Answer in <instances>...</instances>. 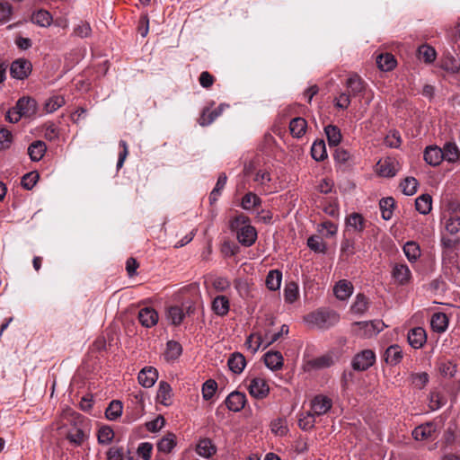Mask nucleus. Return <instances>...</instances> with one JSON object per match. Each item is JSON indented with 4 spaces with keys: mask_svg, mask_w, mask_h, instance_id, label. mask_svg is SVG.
<instances>
[{
    "mask_svg": "<svg viewBox=\"0 0 460 460\" xmlns=\"http://www.w3.org/2000/svg\"><path fill=\"white\" fill-rule=\"evenodd\" d=\"M305 321L319 329H328L340 321V315L333 311H317L307 314Z\"/></svg>",
    "mask_w": 460,
    "mask_h": 460,
    "instance_id": "1",
    "label": "nucleus"
},
{
    "mask_svg": "<svg viewBox=\"0 0 460 460\" xmlns=\"http://www.w3.org/2000/svg\"><path fill=\"white\" fill-rule=\"evenodd\" d=\"M376 362V354L371 349H364L356 354L352 359V368L356 371H365Z\"/></svg>",
    "mask_w": 460,
    "mask_h": 460,
    "instance_id": "2",
    "label": "nucleus"
},
{
    "mask_svg": "<svg viewBox=\"0 0 460 460\" xmlns=\"http://www.w3.org/2000/svg\"><path fill=\"white\" fill-rule=\"evenodd\" d=\"M32 71V64L26 58H18L11 64L10 74L18 80L26 79Z\"/></svg>",
    "mask_w": 460,
    "mask_h": 460,
    "instance_id": "3",
    "label": "nucleus"
},
{
    "mask_svg": "<svg viewBox=\"0 0 460 460\" xmlns=\"http://www.w3.org/2000/svg\"><path fill=\"white\" fill-rule=\"evenodd\" d=\"M248 390L250 394L256 399H264L270 393L269 385L261 377L252 378L248 386Z\"/></svg>",
    "mask_w": 460,
    "mask_h": 460,
    "instance_id": "4",
    "label": "nucleus"
},
{
    "mask_svg": "<svg viewBox=\"0 0 460 460\" xmlns=\"http://www.w3.org/2000/svg\"><path fill=\"white\" fill-rule=\"evenodd\" d=\"M246 402L245 394L234 391L226 398L225 404L229 411L238 412L244 408Z\"/></svg>",
    "mask_w": 460,
    "mask_h": 460,
    "instance_id": "5",
    "label": "nucleus"
},
{
    "mask_svg": "<svg viewBox=\"0 0 460 460\" xmlns=\"http://www.w3.org/2000/svg\"><path fill=\"white\" fill-rule=\"evenodd\" d=\"M332 406V400L324 395H316L311 402V409L314 416H321L331 410Z\"/></svg>",
    "mask_w": 460,
    "mask_h": 460,
    "instance_id": "6",
    "label": "nucleus"
},
{
    "mask_svg": "<svg viewBox=\"0 0 460 460\" xmlns=\"http://www.w3.org/2000/svg\"><path fill=\"white\" fill-rule=\"evenodd\" d=\"M237 239L243 246L252 245L257 239L256 229L250 225L243 226L237 233Z\"/></svg>",
    "mask_w": 460,
    "mask_h": 460,
    "instance_id": "7",
    "label": "nucleus"
},
{
    "mask_svg": "<svg viewBox=\"0 0 460 460\" xmlns=\"http://www.w3.org/2000/svg\"><path fill=\"white\" fill-rule=\"evenodd\" d=\"M158 378V372L153 367H146L138 373V383L146 388L152 387Z\"/></svg>",
    "mask_w": 460,
    "mask_h": 460,
    "instance_id": "8",
    "label": "nucleus"
},
{
    "mask_svg": "<svg viewBox=\"0 0 460 460\" xmlns=\"http://www.w3.org/2000/svg\"><path fill=\"white\" fill-rule=\"evenodd\" d=\"M16 109L20 111L22 117H31L37 111V102L33 98L22 97L16 102Z\"/></svg>",
    "mask_w": 460,
    "mask_h": 460,
    "instance_id": "9",
    "label": "nucleus"
},
{
    "mask_svg": "<svg viewBox=\"0 0 460 460\" xmlns=\"http://www.w3.org/2000/svg\"><path fill=\"white\" fill-rule=\"evenodd\" d=\"M424 160L431 166H438L444 160L442 149L437 146H429L425 148Z\"/></svg>",
    "mask_w": 460,
    "mask_h": 460,
    "instance_id": "10",
    "label": "nucleus"
},
{
    "mask_svg": "<svg viewBox=\"0 0 460 460\" xmlns=\"http://www.w3.org/2000/svg\"><path fill=\"white\" fill-rule=\"evenodd\" d=\"M427 341L426 332L421 327H415L408 333L409 344L414 349L421 348Z\"/></svg>",
    "mask_w": 460,
    "mask_h": 460,
    "instance_id": "11",
    "label": "nucleus"
},
{
    "mask_svg": "<svg viewBox=\"0 0 460 460\" xmlns=\"http://www.w3.org/2000/svg\"><path fill=\"white\" fill-rule=\"evenodd\" d=\"M138 320L145 327H152L158 322L157 312L150 307H145L138 312Z\"/></svg>",
    "mask_w": 460,
    "mask_h": 460,
    "instance_id": "12",
    "label": "nucleus"
},
{
    "mask_svg": "<svg viewBox=\"0 0 460 460\" xmlns=\"http://www.w3.org/2000/svg\"><path fill=\"white\" fill-rule=\"evenodd\" d=\"M353 291V285L347 279L339 280L333 288L335 296L340 300L349 298Z\"/></svg>",
    "mask_w": 460,
    "mask_h": 460,
    "instance_id": "13",
    "label": "nucleus"
},
{
    "mask_svg": "<svg viewBox=\"0 0 460 460\" xmlns=\"http://www.w3.org/2000/svg\"><path fill=\"white\" fill-rule=\"evenodd\" d=\"M435 431V424L432 422H427L416 427L412 431V437L416 440H426L431 438Z\"/></svg>",
    "mask_w": 460,
    "mask_h": 460,
    "instance_id": "14",
    "label": "nucleus"
},
{
    "mask_svg": "<svg viewBox=\"0 0 460 460\" xmlns=\"http://www.w3.org/2000/svg\"><path fill=\"white\" fill-rule=\"evenodd\" d=\"M229 369L234 374H241L246 366V359L240 352H234L228 358Z\"/></svg>",
    "mask_w": 460,
    "mask_h": 460,
    "instance_id": "15",
    "label": "nucleus"
},
{
    "mask_svg": "<svg viewBox=\"0 0 460 460\" xmlns=\"http://www.w3.org/2000/svg\"><path fill=\"white\" fill-rule=\"evenodd\" d=\"M283 357L279 351H268L264 355V363L271 370H279L283 366Z\"/></svg>",
    "mask_w": 460,
    "mask_h": 460,
    "instance_id": "16",
    "label": "nucleus"
},
{
    "mask_svg": "<svg viewBox=\"0 0 460 460\" xmlns=\"http://www.w3.org/2000/svg\"><path fill=\"white\" fill-rule=\"evenodd\" d=\"M46 151L47 146L41 140L32 142L28 147V155L33 162L41 160Z\"/></svg>",
    "mask_w": 460,
    "mask_h": 460,
    "instance_id": "17",
    "label": "nucleus"
},
{
    "mask_svg": "<svg viewBox=\"0 0 460 460\" xmlns=\"http://www.w3.org/2000/svg\"><path fill=\"white\" fill-rule=\"evenodd\" d=\"M31 21L40 27H49L52 23L53 17L49 11L40 9L32 13Z\"/></svg>",
    "mask_w": 460,
    "mask_h": 460,
    "instance_id": "18",
    "label": "nucleus"
},
{
    "mask_svg": "<svg viewBox=\"0 0 460 460\" xmlns=\"http://www.w3.org/2000/svg\"><path fill=\"white\" fill-rule=\"evenodd\" d=\"M307 122L304 118L296 117L291 119L289 130L294 137H301L305 133Z\"/></svg>",
    "mask_w": 460,
    "mask_h": 460,
    "instance_id": "19",
    "label": "nucleus"
},
{
    "mask_svg": "<svg viewBox=\"0 0 460 460\" xmlns=\"http://www.w3.org/2000/svg\"><path fill=\"white\" fill-rule=\"evenodd\" d=\"M396 59L391 53L380 54L376 57V65L382 71H391L396 66Z\"/></svg>",
    "mask_w": 460,
    "mask_h": 460,
    "instance_id": "20",
    "label": "nucleus"
},
{
    "mask_svg": "<svg viewBox=\"0 0 460 460\" xmlns=\"http://www.w3.org/2000/svg\"><path fill=\"white\" fill-rule=\"evenodd\" d=\"M224 107V104H220L213 111H209L208 109L204 110L199 119V125L205 127L211 124L222 113Z\"/></svg>",
    "mask_w": 460,
    "mask_h": 460,
    "instance_id": "21",
    "label": "nucleus"
},
{
    "mask_svg": "<svg viewBox=\"0 0 460 460\" xmlns=\"http://www.w3.org/2000/svg\"><path fill=\"white\" fill-rule=\"evenodd\" d=\"M448 319L444 313H435L430 321L431 328L434 332L441 333L444 332L447 327Z\"/></svg>",
    "mask_w": 460,
    "mask_h": 460,
    "instance_id": "22",
    "label": "nucleus"
},
{
    "mask_svg": "<svg viewBox=\"0 0 460 460\" xmlns=\"http://www.w3.org/2000/svg\"><path fill=\"white\" fill-rule=\"evenodd\" d=\"M384 357L387 364L394 366L401 361L402 351L398 345H392L386 349Z\"/></svg>",
    "mask_w": 460,
    "mask_h": 460,
    "instance_id": "23",
    "label": "nucleus"
},
{
    "mask_svg": "<svg viewBox=\"0 0 460 460\" xmlns=\"http://www.w3.org/2000/svg\"><path fill=\"white\" fill-rule=\"evenodd\" d=\"M347 226L352 227L355 232L361 233L366 226V220L359 213H352L346 218Z\"/></svg>",
    "mask_w": 460,
    "mask_h": 460,
    "instance_id": "24",
    "label": "nucleus"
},
{
    "mask_svg": "<svg viewBox=\"0 0 460 460\" xmlns=\"http://www.w3.org/2000/svg\"><path fill=\"white\" fill-rule=\"evenodd\" d=\"M212 309L217 315L224 316L229 311V300L226 296H217L212 302Z\"/></svg>",
    "mask_w": 460,
    "mask_h": 460,
    "instance_id": "25",
    "label": "nucleus"
},
{
    "mask_svg": "<svg viewBox=\"0 0 460 460\" xmlns=\"http://www.w3.org/2000/svg\"><path fill=\"white\" fill-rule=\"evenodd\" d=\"M416 209L422 215H427L432 208V197L429 194H422L415 200Z\"/></svg>",
    "mask_w": 460,
    "mask_h": 460,
    "instance_id": "26",
    "label": "nucleus"
},
{
    "mask_svg": "<svg viewBox=\"0 0 460 460\" xmlns=\"http://www.w3.org/2000/svg\"><path fill=\"white\" fill-rule=\"evenodd\" d=\"M311 155L317 162L323 161L327 158L324 140L317 139L314 142L311 148Z\"/></svg>",
    "mask_w": 460,
    "mask_h": 460,
    "instance_id": "27",
    "label": "nucleus"
},
{
    "mask_svg": "<svg viewBox=\"0 0 460 460\" xmlns=\"http://www.w3.org/2000/svg\"><path fill=\"white\" fill-rule=\"evenodd\" d=\"M217 448L209 438L200 439L197 446V453L204 457H210L216 454Z\"/></svg>",
    "mask_w": 460,
    "mask_h": 460,
    "instance_id": "28",
    "label": "nucleus"
},
{
    "mask_svg": "<svg viewBox=\"0 0 460 460\" xmlns=\"http://www.w3.org/2000/svg\"><path fill=\"white\" fill-rule=\"evenodd\" d=\"M324 131L330 146H336L341 143V133L337 126L328 125L324 128Z\"/></svg>",
    "mask_w": 460,
    "mask_h": 460,
    "instance_id": "29",
    "label": "nucleus"
},
{
    "mask_svg": "<svg viewBox=\"0 0 460 460\" xmlns=\"http://www.w3.org/2000/svg\"><path fill=\"white\" fill-rule=\"evenodd\" d=\"M347 86L349 89V94L356 96L365 90L364 82L358 75L350 76L347 80Z\"/></svg>",
    "mask_w": 460,
    "mask_h": 460,
    "instance_id": "30",
    "label": "nucleus"
},
{
    "mask_svg": "<svg viewBox=\"0 0 460 460\" xmlns=\"http://www.w3.org/2000/svg\"><path fill=\"white\" fill-rule=\"evenodd\" d=\"M182 352L181 345L175 341H169L166 344L164 358L167 361L178 358Z\"/></svg>",
    "mask_w": 460,
    "mask_h": 460,
    "instance_id": "31",
    "label": "nucleus"
},
{
    "mask_svg": "<svg viewBox=\"0 0 460 460\" xmlns=\"http://www.w3.org/2000/svg\"><path fill=\"white\" fill-rule=\"evenodd\" d=\"M378 174L384 177H393L396 173V170L394 166V163L390 158L380 160L377 163Z\"/></svg>",
    "mask_w": 460,
    "mask_h": 460,
    "instance_id": "32",
    "label": "nucleus"
},
{
    "mask_svg": "<svg viewBox=\"0 0 460 460\" xmlns=\"http://www.w3.org/2000/svg\"><path fill=\"white\" fill-rule=\"evenodd\" d=\"M157 401L164 405H168L169 401L172 398V387L171 385L165 382L161 381L159 383V388L157 392Z\"/></svg>",
    "mask_w": 460,
    "mask_h": 460,
    "instance_id": "33",
    "label": "nucleus"
},
{
    "mask_svg": "<svg viewBox=\"0 0 460 460\" xmlns=\"http://www.w3.org/2000/svg\"><path fill=\"white\" fill-rule=\"evenodd\" d=\"M394 205L395 201L394 199L392 197L383 198L380 200L379 206L382 212V217L384 220L391 219Z\"/></svg>",
    "mask_w": 460,
    "mask_h": 460,
    "instance_id": "34",
    "label": "nucleus"
},
{
    "mask_svg": "<svg viewBox=\"0 0 460 460\" xmlns=\"http://www.w3.org/2000/svg\"><path fill=\"white\" fill-rule=\"evenodd\" d=\"M443 153V159L454 163L458 160L460 152L455 143L448 142L441 148Z\"/></svg>",
    "mask_w": 460,
    "mask_h": 460,
    "instance_id": "35",
    "label": "nucleus"
},
{
    "mask_svg": "<svg viewBox=\"0 0 460 460\" xmlns=\"http://www.w3.org/2000/svg\"><path fill=\"white\" fill-rule=\"evenodd\" d=\"M282 273L279 270H270L266 277V286L269 289L276 291L279 288Z\"/></svg>",
    "mask_w": 460,
    "mask_h": 460,
    "instance_id": "36",
    "label": "nucleus"
},
{
    "mask_svg": "<svg viewBox=\"0 0 460 460\" xmlns=\"http://www.w3.org/2000/svg\"><path fill=\"white\" fill-rule=\"evenodd\" d=\"M353 325L358 326L359 331H364L362 333L360 332H357L358 335L364 337H371L380 332V329L374 323V322H355Z\"/></svg>",
    "mask_w": 460,
    "mask_h": 460,
    "instance_id": "37",
    "label": "nucleus"
},
{
    "mask_svg": "<svg viewBox=\"0 0 460 460\" xmlns=\"http://www.w3.org/2000/svg\"><path fill=\"white\" fill-rule=\"evenodd\" d=\"M176 446V437L172 433H168L157 444V448L160 452L170 453Z\"/></svg>",
    "mask_w": 460,
    "mask_h": 460,
    "instance_id": "38",
    "label": "nucleus"
},
{
    "mask_svg": "<svg viewBox=\"0 0 460 460\" xmlns=\"http://www.w3.org/2000/svg\"><path fill=\"white\" fill-rule=\"evenodd\" d=\"M122 402L120 401H111L105 411L106 418L110 420H117L122 413Z\"/></svg>",
    "mask_w": 460,
    "mask_h": 460,
    "instance_id": "39",
    "label": "nucleus"
},
{
    "mask_svg": "<svg viewBox=\"0 0 460 460\" xmlns=\"http://www.w3.org/2000/svg\"><path fill=\"white\" fill-rule=\"evenodd\" d=\"M410 270L406 265L398 264L395 265L393 270V277L397 280L400 284L406 283L410 279Z\"/></svg>",
    "mask_w": 460,
    "mask_h": 460,
    "instance_id": "40",
    "label": "nucleus"
},
{
    "mask_svg": "<svg viewBox=\"0 0 460 460\" xmlns=\"http://www.w3.org/2000/svg\"><path fill=\"white\" fill-rule=\"evenodd\" d=\"M368 300L366 296L359 293L356 296V300L351 305V311L357 314H362L368 309Z\"/></svg>",
    "mask_w": 460,
    "mask_h": 460,
    "instance_id": "41",
    "label": "nucleus"
},
{
    "mask_svg": "<svg viewBox=\"0 0 460 460\" xmlns=\"http://www.w3.org/2000/svg\"><path fill=\"white\" fill-rule=\"evenodd\" d=\"M66 438L70 443L75 446H81L85 440L86 436L83 429L77 427H74L71 430L68 431Z\"/></svg>",
    "mask_w": 460,
    "mask_h": 460,
    "instance_id": "42",
    "label": "nucleus"
},
{
    "mask_svg": "<svg viewBox=\"0 0 460 460\" xmlns=\"http://www.w3.org/2000/svg\"><path fill=\"white\" fill-rule=\"evenodd\" d=\"M167 318L172 324L180 325L184 318L182 309L177 305L169 307L167 311Z\"/></svg>",
    "mask_w": 460,
    "mask_h": 460,
    "instance_id": "43",
    "label": "nucleus"
},
{
    "mask_svg": "<svg viewBox=\"0 0 460 460\" xmlns=\"http://www.w3.org/2000/svg\"><path fill=\"white\" fill-rule=\"evenodd\" d=\"M436 50L429 45H421L418 49V57L425 63H432L436 58Z\"/></svg>",
    "mask_w": 460,
    "mask_h": 460,
    "instance_id": "44",
    "label": "nucleus"
},
{
    "mask_svg": "<svg viewBox=\"0 0 460 460\" xmlns=\"http://www.w3.org/2000/svg\"><path fill=\"white\" fill-rule=\"evenodd\" d=\"M419 182L414 177H406L400 184L403 194L411 196L416 193Z\"/></svg>",
    "mask_w": 460,
    "mask_h": 460,
    "instance_id": "45",
    "label": "nucleus"
},
{
    "mask_svg": "<svg viewBox=\"0 0 460 460\" xmlns=\"http://www.w3.org/2000/svg\"><path fill=\"white\" fill-rule=\"evenodd\" d=\"M307 246L315 252H326V244L323 241V238L318 235L310 236L307 239Z\"/></svg>",
    "mask_w": 460,
    "mask_h": 460,
    "instance_id": "46",
    "label": "nucleus"
},
{
    "mask_svg": "<svg viewBox=\"0 0 460 460\" xmlns=\"http://www.w3.org/2000/svg\"><path fill=\"white\" fill-rule=\"evenodd\" d=\"M40 174L37 171L30 172L22 177L21 185L25 190H31L38 182Z\"/></svg>",
    "mask_w": 460,
    "mask_h": 460,
    "instance_id": "47",
    "label": "nucleus"
},
{
    "mask_svg": "<svg viewBox=\"0 0 460 460\" xmlns=\"http://www.w3.org/2000/svg\"><path fill=\"white\" fill-rule=\"evenodd\" d=\"M403 252L411 261H416L420 255V247L415 242H407L403 246Z\"/></svg>",
    "mask_w": 460,
    "mask_h": 460,
    "instance_id": "48",
    "label": "nucleus"
},
{
    "mask_svg": "<svg viewBox=\"0 0 460 460\" xmlns=\"http://www.w3.org/2000/svg\"><path fill=\"white\" fill-rule=\"evenodd\" d=\"M261 203V199L252 192L246 193L242 199V208L246 210L258 207Z\"/></svg>",
    "mask_w": 460,
    "mask_h": 460,
    "instance_id": "49",
    "label": "nucleus"
},
{
    "mask_svg": "<svg viewBox=\"0 0 460 460\" xmlns=\"http://www.w3.org/2000/svg\"><path fill=\"white\" fill-rule=\"evenodd\" d=\"M114 438V432L109 426H102L97 434L98 442L100 444H109Z\"/></svg>",
    "mask_w": 460,
    "mask_h": 460,
    "instance_id": "50",
    "label": "nucleus"
},
{
    "mask_svg": "<svg viewBox=\"0 0 460 460\" xmlns=\"http://www.w3.org/2000/svg\"><path fill=\"white\" fill-rule=\"evenodd\" d=\"M217 389V384L213 379L207 380L202 385V396L206 401L210 400Z\"/></svg>",
    "mask_w": 460,
    "mask_h": 460,
    "instance_id": "51",
    "label": "nucleus"
},
{
    "mask_svg": "<svg viewBox=\"0 0 460 460\" xmlns=\"http://www.w3.org/2000/svg\"><path fill=\"white\" fill-rule=\"evenodd\" d=\"M285 300L288 303H293L297 299L298 296V286L295 282H289L287 284L284 290Z\"/></svg>",
    "mask_w": 460,
    "mask_h": 460,
    "instance_id": "52",
    "label": "nucleus"
},
{
    "mask_svg": "<svg viewBox=\"0 0 460 460\" xmlns=\"http://www.w3.org/2000/svg\"><path fill=\"white\" fill-rule=\"evenodd\" d=\"M65 104L63 96H53L49 98L45 103V110L47 112L51 113Z\"/></svg>",
    "mask_w": 460,
    "mask_h": 460,
    "instance_id": "53",
    "label": "nucleus"
},
{
    "mask_svg": "<svg viewBox=\"0 0 460 460\" xmlns=\"http://www.w3.org/2000/svg\"><path fill=\"white\" fill-rule=\"evenodd\" d=\"M334 361L331 355H323L313 359L310 364L315 368L329 367L333 365Z\"/></svg>",
    "mask_w": 460,
    "mask_h": 460,
    "instance_id": "54",
    "label": "nucleus"
},
{
    "mask_svg": "<svg viewBox=\"0 0 460 460\" xmlns=\"http://www.w3.org/2000/svg\"><path fill=\"white\" fill-rule=\"evenodd\" d=\"M271 431L279 436H284L288 432L287 421L285 419H277L270 424Z\"/></svg>",
    "mask_w": 460,
    "mask_h": 460,
    "instance_id": "55",
    "label": "nucleus"
},
{
    "mask_svg": "<svg viewBox=\"0 0 460 460\" xmlns=\"http://www.w3.org/2000/svg\"><path fill=\"white\" fill-rule=\"evenodd\" d=\"M249 217L243 215V214H240L238 216H236L235 217H234L231 221H230V225H229V227L232 231H234L236 232V234L238 233V231H240V228L243 226H247L249 225Z\"/></svg>",
    "mask_w": 460,
    "mask_h": 460,
    "instance_id": "56",
    "label": "nucleus"
},
{
    "mask_svg": "<svg viewBox=\"0 0 460 460\" xmlns=\"http://www.w3.org/2000/svg\"><path fill=\"white\" fill-rule=\"evenodd\" d=\"M314 415L308 411L305 416L298 420V426L303 430H310L314 427Z\"/></svg>",
    "mask_w": 460,
    "mask_h": 460,
    "instance_id": "57",
    "label": "nucleus"
},
{
    "mask_svg": "<svg viewBox=\"0 0 460 460\" xmlns=\"http://www.w3.org/2000/svg\"><path fill=\"white\" fill-rule=\"evenodd\" d=\"M446 229L451 234L458 233L460 230V217L457 216L449 217L446 223Z\"/></svg>",
    "mask_w": 460,
    "mask_h": 460,
    "instance_id": "58",
    "label": "nucleus"
},
{
    "mask_svg": "<svg viewBox=\"0 0 460 460\" xmlns=\"http://www.w3.org/2000/svg\"><path fill=\"white\" fill-rule=\"evenodd\" d=\"M164 418L162 415H158L154 420L147 422L146 426L149 431L156 432L164 427Z\"/></svg>",
    "mask_w": 460,
    "mask_h": 460,
    "instance_id": "59",
    "label": "nucleus"
},
{
    "mask_svg": "<svg viewBox=\"0 0 460 460\" xmlns=\"http://www.w3.org/2000/svg\"><path fill=\"white\" fill-rule=\"evenodd\" d=\"M12 143V134L6 128H0V149H6Z\"/></svg>",
    "mask_w": 460,
    "mask_h": 460,
    "instance_id": "60",
    "label": "nucleus"
},
{
    "mask_svg": "<svg viewBox=\"0 0 460 460\" xmlns=\"http://www.w3.org/2000/svg\"><path fill=\"white\" fill-rule=\"evenodd\" d=\"M152 449H153V446L151 443L144 442L138 446L137 454L144 460H149L151 458Z\"/></svg>",
    "mask_w": 460,
    "mask_h": 460,
    "instance_id": "61",
    "label": "nucleus"
},
{
    "mask_svg": "<svg viewBox=\"0 0 460 460\" xmlns=\"http://www.w3.org/2000/svg\"><path fill=\"white\" fill-rule=\"evenodd\" d=\"M441 67L444 70L456 73L459 70V66L454 58H447L441 61Z\"/></svg>",
    "mask_w": 460,
    "mask_h": 460,
    "instance_id": "62",
    "label": "nucleus"
},
{
    "mask_svg": "<svg viewBox=\"0 0 460 460\" xmlns=\"http://www.w3.org/2000/svg\"><path fill=\"white\" fill-rule=\"evenodd\" d=\"M412 383L419 388H422L429 382V375L426 372L411 375Z\"/></svg>",
    "mask_w": 460,
    "mask_h": 460,
    "instance_id": "63",
    "label": "nucleus"
},
{
    "mask_svg": "<svg viewBox=\"0 0 460 460\" xmlns=\"http://www.w3.org/2000/svg\"><path fill=\"white\" fill-rule=\"evenodd\" d=\"M108 460H123V449L116 447H111L107 452Z\"/></svg>",
    "mask_w": 460,
    "mask_h": 460,
    "instance_id": "64",
    "label": "nucleus"
}]
</instances>
